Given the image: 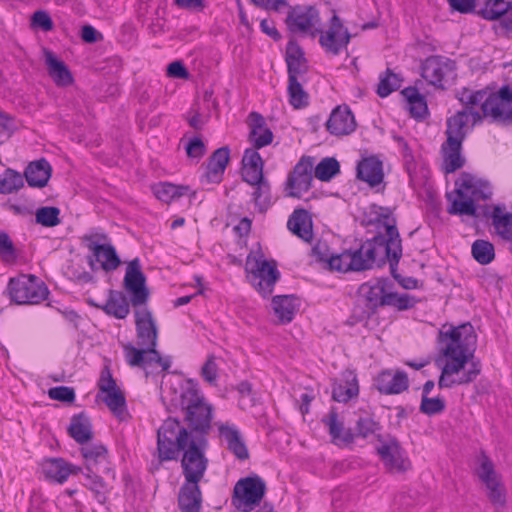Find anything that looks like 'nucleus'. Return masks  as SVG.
<instances>
[{
    "label": "nucleus",
    "instance_id": "obj_1",
    "mask_svg": "<svg viewBox=\"0 0 512 512\" xmlns=\"http://www.w3.org/2000/svg\"><path fill=\"white\" fill-rule=\"evenodd\" d=\"M476 342L477 335L469 322L439 331V351L446 359L438 380L440 389L468 385L480 375L482 364L474 357Z\"/></svg>",
    "mask_w": 512,
    "mask_h": 512
},
{
    "label": "nucleus",
    "instance_id": "obj_2",
    "mask_svg": "<svg viewBox=\"0 0 512 512\" xmlns=\"http://www.w3.org/2000/svg\"><path fill=\"white\" fill-rule=\"evenodd\" d=\"M208 439L193 437L176 418L166 419L157 431V451L161 462L176 460L180 452L182 473L189 482H200L208 465Z\"/></svg>",
    "mask_w": 512,
    "mask_h": 512
},
{
    "label": "nucleus",
    "instance_id": "obj_3",
    "mask_svg": "<svg viewBox=\"0 0 512 512\" xmlns=\"http://www.w3.org/2000/svg\"><path fill=\"white\" fill-rule=\"evenodd\" d=\"M482 119L481 113L472 109L470 111L463 109L447 119L445 131L447 139L441 145L443 170L446 174L453 173L464 166L465 159L461 155L463 141L468 131Z\"/></svg>",
    "mask_w": 512,
    "mask_h": 512
},
{
    "label": "nucleus",
    "instance_id": "obj_4",
    "mask_svg": "<svg viewBox=\"0 0 512 512\" xmlns=\"http://www.w3.org/2000/svg\"><path fill=\"white\" fill-rule=\"evenodd\" d=\"M180 406L184 411L185 427L193 437L207 438L211 430L213 406L206 401L198 387L189 382L180 395Z\"/></svg>",
    "mask_w": 512,
    "mask_h": 512
},
{
    "label": "nucleus",
    "instance_id": "obj_5",
    "mask_svg": "<svg viewBox=\"0 0 512 512\" xmlns=\"http://www.w3.org/2000/svg\"><path fill=\"white\" fill-rule=\"evenodd\" d=\"M381 240L380 236H374L362 243L357 250L350 251L353 258V271L382 267L388 262L392 277H397L396 269L402 257V248L393 247Z\"/></svg>",
    "mask_w": 512,
    "mask_h": 512
},
{
    "label": "nucleus",
    "instance_id": "obj_6",
    "mask_svg": "<svg viewBox=\"0 0 512 512\" xmlns=\"http://www.w3.org/2000/svg\"><path fill=\"white\" fill-rule=\"evenodd\" d=\"M456 185L454 192L446 195L450 202L447 212L451 215L476 216V202L488 200L492 195L488 183L477 181L467 173L461 175Z\"/></svg>",
    "mask_w": 512,
    "mask_h": 512
},
{
    "label": "nucleus",
    "instance_id": "obj_7",
    "mask_svg": "<svg viewBox=\"0 0 512 512\" xmlns=\"http://www.w3.org/2000/svg\"><path fill=\"white\" fill-rule=\"evenodd\" d=\"M452 10L462 14L473 13L482 19L499 20L505 32H512V2L506 0H486L484 5L477 9L476 0H448Z\"/></svg>",
    "mask_w": 512,
    "mask_h": 512
},
{
    "label": "nucleus",
    "instance_id": "obj_8",
    "mask_svg": "<svg viewBox=\"0 0 512 512\" xmlns=\"http://www.w3.org/2000/svg\"><path fill=\"white\" fill-rule=\"evenodd\" d=\"M8 290L11 300L19 305L39 304L49 295L46 284L35 275L11 278Z\"/></svg>",
    "mask_w": 512,
    "mask_h": 512
},
{
    "label": "nucleus",
    "instance_id": "obj_9",
    "mask_svg": "<svg viewBox=\"0 0 512 512\" xmlns=\"http://www.w3.org/2000/svg\"><path fill=\"white\" fill-rule=\"evenodd\" d=\"M285 24L293 34L315 38L321 33V18L318 9L312 5L288 6Z\"/></svg>",
    "mask_w": 512,
    "mask_h": 512
},
{
    "label": "nucleus",
    "instance_id": "obj_10",
    "mask_svg": "<svg viewBox=\"0 0 512 512\" xmlns=\"http://www.w3.org/2000/svg\"><path fill=\"white\" fill-rule=\"evenodd\" d=\"M364 221L367 225L377 226L380 231L376 236H380L381 241L393 247L402 248V240L391 208L372 204L364 214Z\"/></svg>",
    "mask_w": 512,
    "mask_h": 512
},
{
    "label": "nucleus",
    "instance_id": "obj_11",
    "mask_svg": "<svg viewBox=\"0 0 512 512\" xmlns=\"http://www.w3.org/2000/svg\"><path fill=\"white\" fill-rule=\"evenodd\" d=\"M266 484L259 476L240 479L234 486L232 505L239 511L250 512L265 495Z\"/></svg>",
    "mask_w": 512,
    "mask_h": 512
},
{
    "label": "nucleus",
    "instance_id": "obj_12",
    "mask_svg": "<svg viewBox=\"0 0 512 512\" xmlns=\"http://www.w3.org/2000/svg\"><path fill=\"white\" fill-rule=\"evenodd\" d=\"M249 279L253 287L263 296L268 297L273 293L274 286L280 278L277 263L268 261L262 257L247 260Z\"/></svg>",
    "mask_w": 512,
    "mask_h": 512
},
{
    "label": "nucleus",
    "instance_id": "obj_13",
    "mask_svg": "<svg viewBox=\"0 0 512 512\" xmlns=\"http://www.w3.org/2000/svg\"><path fill=\"white\" fill-rule=\"evenodd\" d=\"M421 70V76L436 88L445 89L446 84L456 77L455 62L443 56L428 57Z\"/></svg>",
    "mask_w": 512,
    "mask_h": 512
},
{
    "label": "nucleus",
    "instance_id": "obj_14",
    "mask_svg": "<svg viewBox=\"0 0 512 512\" xmlns=\"http://www.w3.org/2000/svg\"><path fill=\"white\" fill-rule=\"evenodd\" d=\"M481 115L496 123H512V89L505 85L497 93H490L482 104Z\"/></svg>",
    "mask_w": 512,
    "mask_h": 512
},
{
    "label": "nucleus",
    "instance_id": "obj_15",
    "mask_svg": "<svg viewBox=\"0 0 512 512\" xmlns=\"http://www.w3.org/2000/svg\"><path fill=\"white\" fill-rule=\"evenodd\" d=\"M123 284L125 290L130 294V302L134 308L146 305L150 293L146 286V276L141 270L138 258L128 263Z\"/></svg>",
    "mask_w": 512,
    "mask_h": 512
},
{
    "label": "nucleus",
    "instance_id": "obj_16",
    "mask_svg": "<svg viewBox=\"0 0 512 512\" xmlns=\"http://www.w3.org/2000/svg\"><path fill=\"white\" fill-rule=\"evenodd\" d=\"M313 159L303 156L289 173L286 183V196L301 198L311 188L313 180Z\"/></svg>",
    "mask_w": 512,
    "mask_h": 512
},
{
    "label": "nucleus",
    "instance_id": "obj_17",
    "mask_svg": "<svg viewBox=\"0 0 512 512\" xmlns=\"http://www.w3.org/2000/svg\"><path fill=\"white\" fill-rule=\"evenodd\" d=\"M377 440L380 442L376 448L377 453L389 471L402 473L410 469L411 463L395 437L384 440L381 435L377 434Z\"/></svg>",
    "mask_w": 512,
    "mask_h": 512
},
{
    "label": "nucleus",
    "instance_id": "obj_18",
    "mask_svg": "<svg viewBox=\"0 0 512 512\" xmlns=\"http://www.w3.org/2000/svg\"><path fill=\"white\" fill-rule=\"evenodd\" d=\"M476 473L485 484L488 490L487 496L491 503L495 506H504L506 503L505 488L495 471L493 462L484 453L481 455L480 466Z\"/></svg>",
    "mask_w": 512,
    "mask_h": 512
},
{
    "label": "nucleus",
    "instance_id": "obj_19",
    "mask_svg": "<svg viewBox=\"0 0 512 512\" xmlns=\"http://www.w3.org/2000/svg\"><path fill=\"white\" fill-rule=\"evenodd\" d=\"M392 284L388 278H378L360 285L358 293L365 300V307L375 313L386 307V299Z\"/></svg>",
    "mask_w": 512,
    "mask_h": 512
},
{
    "label": "nucleus",
    "instance_id": "obj_20",
    "mask_svg": "<svg viewBox=\"0 0 512 512\" xmlns=\"http://www.w3.org/2000/svg\"><path fill=\"white\" fill-rule=\"evenodd\" d=\"M135 326L137 344L139 347L156 348L158 343V328L152 312L147 308L135 310Z\"/></svg>",
    "mask_w": 512,
    "mask_h": 512
},
{
    "label": "nucleus",
    "instance_id": "obj_21",
    "mask_svg": "<svg viewBox=\"0 0 512 512\" xmlns=\"http://www.w3.org/2000/svg\"><path fill=\"white\" fill-rule=\"evenodd\" d=\"M319 42L326 52L338 55L342 48L346 47L350 41V34L343 27L341 19L334 14L330 20L329 29L323 33L321 30Z\"/></svg>",
    "mask_w": 512,
    "mask_h": 512
},
{
    "label": "nucleus",
    "instance_id": "obj_22",
    "mask_svg": "<svg viewBox=\"0 0 512 512\" xmlns=\"http://www.w3.org/2000/svg\"><path fill=\"white\" fill-rule=\"evenodd\" d=\"M86 302L88 305L98 308L106 315L116 319H125L130 313L131 302L122 291L109 289L107 300L102 304L92 298H88Z\"/></svg>",
    "mask_w": 512,
    "mask_h": 512
},
{
    "label": "nucleus",
    "instance_id": "obj_23",
    "mask_svg": "<svg viewBox=\"0 0 512 512\" xmlns=\"http://www.w3.org/2000/svg\"><path fill=\"white\" fill-rule=\"evenodd\" d=\"M326 128L335 136L349 135L356 129V121L348 106H337L326 122Z\"/></svg>",
    "mask_w": 512,
    "mask_h": 512
},
{
    "label": "nucleus",
    "instance_id": "obj_24",
    "mask_svg": "<svg viewBox=\"0 0 512 512\" xmlns=\"http://www.w3.org/2000/svg\"><path fill=\"white\" fill-rule=\"evenodd\" d=\"M229 159L230 149L228 146L216 149L207 160L206 171L201 176V182L208 184L220 183Z\"/></svg>",
    "mask_w": 512,
    "mask_h": 512
},
{
    "label": "nucleus",
    "instance_id": "obj_25",
    "mask_svg": "<svg viewBox=\"0 0 512 512\" xmlns=\"http://www.w3.org/2000/svg\"><path fill=\"white\" fill-rule=\"evenodd\" d=\"M375 386L381 394H400L409 387L408 375L400 370L395 373H392L391 370H384L376 377Z\"/></svg>",
    "mask_w": 512,
    "mask_h": 512
},
{
    "label": "nucleus",
    "instance_id": "obj_26",
    "mask_svg": "<svg viewBox=\"0 0 512 512\" xmlns=\"http://www.w3.org/2000/svg\"><path fill=\"white\" fill-rule=\"evenodd\" d=\"M248 125L250 128L248 141L255 149H261L273 141V132L268 127L265 118L258 112H251L248 115Z\"/></svg>",
    "mask_w": 512,
    "mask_h": 512
},
{
    "label": "nucleus",
    "instance_id": "obj_27",
    "mask_svg": "<svg viewBox=\"0 0 512 512\" xmlns=\"http://www.w3.org/2000/svg\"><path fill=\"white\" fill-rule=\"evenodd\" d=\"M41 471L47 480L62 484L70 475L78 474L81 468L63 458H48L41 463Z\"/></svg>",
    "mask_w": 512,
    "mask_h": 512
},
{
    "label": "nucleus",
    "instance_id": "obj_28",
    "mask_svg": "<svg viewBox=\"0 0 512 512\" xmlns=\"http://www.w3.org/2000/svg\"><path fill=\"white\" fill-rule=\"evenodd\" d=\"M86 469L90 473H108L110 471L107 448L102 444L86 445L81 448Z\"/></svg>",
    "mask_w": 512,
    "mask_h": 512
},
{
    "label": "nucleus",
    "instance_id": "obj_29",
    "mask_svg": "<svg viewBox=\"0 0 512 512\" xmlns=\"http://www.w3.org/2000/svg\"><path fill=\"white\" fill-rule=\"evenodd\" d=\"M219 435L227 444V449L241 461L249 458V451L240 431L234 425L221 424Z\"/></svg>",
    "mask_w": 512,
    "mask_h": 512
},
{
    "label": "nucleus",
    "instance_id": "obj_30",
    "mask_svg": "<svg viewBox=\"0 0 512 512\" xmlns=\"http://www.w3.org/2000/svg\"><path fill=\"white\" fill-rule=\"evenodd\" d=\"M52 174L50 163L41 158L30 162L24 170L23 178H25L29 187L43 188L47 185Z\"/></svg>",
    "mask_w": 512,
    "mask_h": 512
},
{
    "label": "nucleus",
    "instance_id": "obj_31",
    "mask_svg": "<svg viewBox=\"0 0 512 512\" xmlns=\"http://www.w3.org/2000/svg\"><path fill=\"white\" fill-rule=\"evenodd\" d=\"M178 506L181 512H200L202 507V493L199 482L185 483L180 487Z\"/></svg>",
    "mask_w": 512,
    "mask_h": 512
},
{
    "label": "nucleus",
    "instance_id": "obj_32",
    "mask_svg": "<svg viewBox=\"0 0 512 512\" xmlns=\"http://www.w3.org/2000/svg\"><path fill=\"white\" fill-rule=\"evenodd\" d=\"M287 228L307 243H310L313 239L312 219L309 212L303 208L293 211L287 221Z\"/></svg>",
    "mask_w": 512,
    "mask_h": 512
},
{
    "label": "nucleus",
    "instance_id": "obj_33",
    "mask_svg": "<svg viewBox=\"0 0 512 512\" xmlns=\"http://www.w3.org/2000/svg\"><path fill=\"white\" fill-rule=\"evenodd\" d=\"M285 60L287 63L288 79H298L308 71L304 51L294 40H290L286 46Z\"/></svg>",
    "mask_w": 512,
    "mask_h": 512
},
{
    "label": "nucleus",
    "instance_id": "obj_34",
    "mask_svg": "<svg viewBox=\"0 0 512 512\" xmlns=\"http://www.w3.org/2000/svg\"><path fill=\"white\" fill-rule=\"evenodd\" d=\"M45 63L48 75L58 87H66L74 82L73 75L68 66L50 50H45Z\"/></svg>",
    "mask_w": 512,
    "mask_h": 512
},
{
    "label": "nucleus",
    "instance_id": "obj_35",
    "mask_svg": "<svg viewBox=\"0 0 512 512\" xmlns=\"http://www.w3.org/2000/svg\"><path fill=\"white\" fill-rule=\"evenodd\" d=\"M357 177L371 187L379 185L384 178L382 161L375 156L362 159L357 165Z\"/></svg>",
    "mask_w": 512,
    "mask_h": 512
},
{
    "label": "nucleus",
    "instance_id": "obj_36",
    "mask_svg": "<svg viewBox=\"0 0 512 512\" xmlns=\"http://www.w3.org/2000/svg\"><path fill=\"white\" fill-rule=\"evenodd\" d=\"M359 393L356 375L351 371L342 374V378L333 384L332 398L334 401L346 403Z\"/></svg>",
    "mask_w": 512,
    "mask_h": 512
},
{
    "label": "nucleus",
    "instance_id": "obj_37",
    "mask_svg": "<svg viewBox=\"0 0 512 512\" xmlns=\"http://www.w3.org/2000/svg\"><path fill=\"white\" fill-rule=\"evenodd\" d=\"M87 248L93 252L95 260L100 263L101 268L106 272L117 269L121 263L115 247L111 244L88 243Z\"/></svg>",
    "mask_w": 512,
    "mask_h": 512
},
{
    "label": "nucleus",
    "instance_id": "obj_38",
    "mask_svg": "<svg viewBox=\"0 0 512 512\" xmlns=\"http://www.w3.org/2000/svg\"><path fill=\"white\" fill-rule=\"evenodd\" d=\"M68 434L77 443L83 445L93 438L92 423L85 412H80L71 417Z\"/></svg>",
    "mask_w": 512,
    "mask_h": 512
},
{
    "label": "nucleus",
    "instance_id": "obj_39",
    "mask_svg": "<svg viewBox=\"0 0 512 512\" xmlns=\"http://www.w3.org/2000/svg\"><path fill=\"white\" fill-rule=\"evenodd\" d=\"M322 421L328 427L333 443L337 445L340 443L350 444L354 441V434L350 429L344 428L343 423L338 420V414L334 409Z\"/></svg>",
    "mask_w": 512,
    "mask_h": 512
},
{
    "label": "nucleus",
    "instance_id": "obj_40",
    "mask_svg": "<svg viewBox=\"0 0 512 512\" xmlns=\"http://www.w3.org/2000/svg\"><path fill=\"white\" fill-rule=\"evenodd\" d=\"M297 299L293 295H277L272 299L275 315L282 324L293 320L297 310Z\"/></svg>",
    "mask_w": 512,
    "mask_h": 512
},
{
    "label": "nucleus",
    "instance_id": "obj_41",
    "mask_svg": "<svg viewBox=\"0 0 512 512\" xmlns=\"http://www.w3.org/2000/svg\"><path fill=\"white\" fill-rule=\"evenodd\" d=\"M402 95L407 100V109L410 115L416 119L423 120L428 115L426 99L414 87L405 88Z\"/></svg>",
    "mask_w": 512,
    "mask_h": 512
},
{
    "label": "nucleus",
    "instance_id": "obj_42",
    "mask_svg": "<svg viewBox=\"0 0 512 512\" xmlns=\"http://www.w3.org/2000/svg\"><path fill=\"white\" fill-rule=\"evenodd\" d=\"M492 225L501 239L505 241H512V213H503V209L496 205L493 208L492 214Z\"/></svg>",
    "mask_w": 512,
    "mask_h": 512
},
{
    "label": "nucleus",
    "instance_id": "obj_43",
    "mask_svg": "<svg viewBox=\"0 0 512 512\" xmlns=\"http://www.w3.org/2000/svg\"><path fill=\"white\" fill-rule=\"evenodd\" d=\"M103 401L118 419L123 421L127 418L128 412L126 399L119 388L106 393Z\"/></svg>",
    "mask_w": 512,
    "mask_h": 512
},
{
    "label": "nucleus",
    "instance_id": "obj_44",
    "mask_svg": "<svg viewBox=\"0 0 512 512\" xmlns=\"http://www.w3.org/2000/svg\"><path fill=\"white\" fill-rule=\"evenodd\" d=\"M155 196L166 203H170L173 200H176L189 191L188 186L184 185H175L172 183L164 182L159 183L153 188Z\"/></svg>",
    "mask_w": 512,
    "mask_h": 512
},
{
    "label": "nucleus",
    "instance_id": "obj_45",
    "mask_svg": "<svg viewBox=\"0 0 512 512\" xmlns=\"http://www.w3.org/2000/svg\"><path fill=\"white\" fill-rule=\"evenodd\" d=\"M24 186L23 176L20 172L7 168L0 174V194H12Z\"/></svg>",
    "mask_w": 512,
    "mask_h": 512
},
{
    "label": "nucleus",
    "instance_id": "obj_46",
    "mask_svg": "<svg viewBox=\"0 0 512 512\" xmlns=\"http://www.w3.org/2000/svg\"><path fill=\"white\" fill-rule=\"evenodd\" d=\"M288 96H289V103L295 108V109H301L305 108L309 104V95L308 93L303 89L302 84L299 81V78H292L288 79Z\"/></svg>",
    "mask_w": 512,
    "mask_h": 512
},
{
    "label": "nucleus",
    "instance_id": "obj_47",
    "mask_svg": "<svg viewBox=\"0 0 512 512\" xmlns=\"http://www.w3.org/2000/svg\"><path fill=\"white\" fill-rule=\"evenodd\" d=\"M473 258L481 265L491 263L495 258V249L491 242L483 239H477L471 247Z\"/></svg>",
    "mask_w": 512,
    "mask_h": 512
},
{
    "label": "nucleus",
    "instance_id": "obj_48",
    "mask_svg": "<svg viewBox=\"0 0 512 512\" xmlns=\"http://www.w3.org/2000/svg\"><path fill=\"white\" fill-rule=\"evenodd\" d=\"M315 177L321 181H330L340 173L339 162L332 157L322 159L314 169Z\"/></svg>",
    "mask_w": 512,
    "mask_h": 512
},
{
    "label": "nucleus",
    "instance_id": "obj_49",
    "mask_svg": "<svg viewBox=\"0 0 512 512\" xmlns=\"http://www.w3.org/2000/svg\"><path fill=\"white\" fill-rule=\"evenodd\" d=\"M60 209L54 206H44L37 209L35 220L44 227H55L60 224Z\"/></svg>",
    "mask_w": 512,
    "mask_h": 512
},
{
    "label": "nucleus",
    "instance_id": "obj_50",
    "mask_svg": "<svg viewBox=\"0 0 512 512\" xmlns=\"http://www.w3.org/2000/svg\"><path fill=\"white\" fill-rule=\"evenodd\" d=\"M417 303V299L407 293L398 294L389 290L386 299V306L394 307L399 311H405L413 308Z\"/></svg>",
    "mask_w": 512,
    "mask_h": 512
},
{
    "label": "nucleus",
    "instance_id": "obj_51",
    "mask_svg": "<svg viewBox=\"0 0 512 512\" xmlns=\"http://www.w3.org/2000/svg\"><path fill=\"white\" fill-rule=\"evenodd\" d=\"M446 409V401L443 397L421 396L419 411L427 416L441 414Z\"/></svg>",
    "mask_w": 512,
    "mask_h": 512
},
{
    "label": "nucleus",
    "instance_id": "obj_52",
    "mask_svg": "<svg viewBox=\"0 0 512 512\" xmlns=\"http://www.w3.org/2000/svg\"><path fill=\"white\" fill-rule=\"evenodd\" d=\"M400 83L401 79L398 77V75L393 73L390 69H387L385 75L380 78L377 94L381 98L387 97L393 91L400 88Z\"/></svg>",
    "mask_w": 512,
    "mask_h": 512
},
{
    "label": "nucleus",
    "instance_id": "obj_53",
    "mask_svg": "<svg viewBox=\"0 0 512 512\" xmlns=\"http://www.w3.org/2000/svg\"><path fill=\"white\" fill-rule=\"evenodd\" d=\"M123 350L126 362L130 367L145 368L146 347L136 348L133 344L127 343L123 346Z\"/></svg>",
    "mask_w": 512,
    "mask_h": 512
},
{
    "label": "nucleus",
    "instance_id": "obj_54",
    "mask_svg": "<svg viewBox=\"0 0 512 512\" xmlns=\"http://www.w3.org/2000/svg\"><path fill=\"white\" fill-rule=\"evenodd\" d=\"M355 428H356V433L354 434V438L355 437L367 438L370 435L376 434L381 429V426L373 418L366 416V417H359V419L356 422Z\"/></svg>",
    "mask_w": 512,
    "mask_h": 512
},
{
    "label": "nucleus",
    "instance_id": "obj_55",
    "mask_svg": "<svg viewBox=\"0 0 512 512\" xmlns=\"http://www.w3.org/2000/svg\"><path fill=\"white\" fill-rule=\"evenodd\" d=\"M329 267L332 270L340 272L353 271V258H351L350 250H346L340 254H333L329 260Z\"/></svg>",
    "mask_w": 512,
    "mask_h": 512
},
{
    "label": "nucleus",
    "instance_id": "obj_56",
    "mask_svg": "<svg viewBox=\"0 0 512 512\" xmlns=\"http://www.w3.org/2000/svg\"><path fill=\"white\" fill-rule=\"evenodd\" d=\"M489 94L484 90H478L475 92H469L465 90L462 92L460 101L465 105L466 110H475L474 107L481 105L487 100Z\"/></svg>",
    "mask_w": 512,
    "mask_h": 512
},
{
    "label": "nucleus",
    "instance_id": "obj_57",
    "mask_svg": "<svg viewBox=\"0 0 512 512\" xmlns=\"http://www.w3.org/2000/svg\"><path fill=\"white\" fill-rule=\"evenodd\" d=\"M256 189L253 192V199L257 206L261 209L267 208L270 205V184L264 181L255 185Z\"/></svg>",
    "mask_w": 512,
    "mask_h": 512
},
{
    "label": "nucleus",
    "instance_id": "obj_58",
    "mask_svg": "<svg viewBox=\"0 0 512 512\" xmlns=\"http://www.w3.org/2000/svg\"><path fill=\"white\" fill-rule=\"evenodd\" d=\"M186 154L191 159L199 161L206 154V146L200 137H194L185 146Z\"/></svg>",
    "mask_w": 512,
    "mask_h": 512
},
{
    "label": "nucleus",
    "instance_id": "obj_59",
    "mask_svg": "<svg viewBox=\"0 0 512 512\" xmlns=\"http://www.w3.org/2000/svg\"><path fill=\"white\" fill-rule=\"evenodd\" d=\"M31 26L33 28H40L43 31H51L54 27L53 21L47 11L37 10L31 17Z\"/></svg>",
    "mask_w": 512,
    "mask_h": 512
},
{
    "label": "nucleus",
    "instance_id": "obj_60",
    "mask_svg": "<svg viewBox=\"0 0 512 512\" xmlns=\"http://www.w3.org/2000/svg\"><path fill=\"white\" fill-rule=\"evenodd\" d=\"M98 474L90 472L86 474L87 487L96 494L98 501L102 502L105 500V483Z\"/></svg>",
    "mask_w": 512,
    "mask_h": 512
},
{
    "label": "nucleus",
    "instance_id": "obj_61",
    "mask_svg": "<svg viewBox=\"0 0 512 512\" xmlns=\"http://www.w3.org/2000/svg\"><path fill=\"white\" fill-rule=\"evenodd\" d=\"M48 396L53 400L70 403L75 400V391L68 386H57L49 389Z\"/></svg>",
    "mask_w": 512,
    "mask_h": 512
},
{
    "label": "nucleus",
    "instance_id": "obj_62",
    "mask_svg": "<svg viewBox=\"0 0 512 512\" xmlns=\"http://www.w3.org/2000/svg\"><path fill=\"white\" fill-rule=\"evenodd\" d=\"M242 177L245 182L250 185H256L258 183L266 181L263 178V167H243Z\"/></svg>",
    "mask_w": 512,
    "mask_h": 512
},
{
    "label": "nucleus",
    "instance_id": "obj_63",
    "mask_svg": "<svg viewBox=\"0 0 512 512\" xmlns=\"http://www.w3.org/2000/svg\"><path fill=\"white\" fill-rule=\"evenodd\" d=\"M250 2L258 8L275 12H280L289 6L288 0H250Z\"/></svg>",
    "mask_w": 512,
    "mask_h": 512
},
{
    "label": "nucleus",
    "instance_id": "obj_64",
    "mask_svg": "<svg viewBox=\"0 0 512 512\" xmlns=\"http://www.w3.org/2000/svg\"><path fill=\"white\" fill-rule=\"evenodd\" d=\"M217 364L214 356H209L202 366L201 375L209 384H215L217 379Z\"/></svg>",
    "mask_w": 512,
    "mask_h": 512
}]
</instances>
